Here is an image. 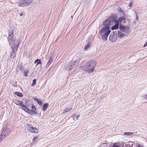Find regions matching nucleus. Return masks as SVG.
I'll return each mask as SVG.
<instances>
[{
  "label": "nucleus",
  "mask_w": 147,
  "mask_h": 147,
  "mask_svg": "<svg viewBox=\"0 0 147 147\" xmlns=\"http://www.w3.org/2000/svg\"><path fill=\"white\" fill-rule=\"evenodd\" d=\"M96 62L93 61H84L81 64V68L87 71L89 73H92L94 71Z\"/></svg>",
  "instance_id": "1"
},
{
  "label": "nucleus",
  "mask_w": 147,
  "mask_h": 147,
  "mask_svg": "<svg viewBox=\"0 0 147 147\" xmlns=\"http://www.w3.org/2000/svg\"><path fill=\"white\" fill-rule=\"evenodd\" d=\"M8 40L10 45L12 49V51L10 53V57L13 58L16 56L15 51L14 50L16 49L17 50L19 44L20 40L19 39L15 40L14 37H8Z\"/></svg>",
  "instance_id": "2"
},
{
  "label": "nucleus",
  "mask_w": 147,
  "mask_h": 147,
  "mask_svg": "<svg viewBox=\"0 0 147 147\" xmlns=\"http://www.w3.org/2000/svg\"><path fill=\"white\" fill-rule=\"evenodd\" d=\"M81 59V57L80 56L79 54H76L73 58V62L70 64L68 66L67 69L70 70L72 69L74 66H77L79 64Z\"/></svg>",
  "instance_id": "3"
},
{
  "label": "nucleus",
  "mask_w": 147,
  "mask_h": 147,
  "mask_svg": "<svg viewBox=\"0 0 147 147\" xmlns=\"http://www.w3.org/2000/svg\"><path fill=\"white\" fill-rule=\"evenodd\" d=\"M110 31L109 26H107L103 27L102 29L100 30L99 33L102 37H108Z\"/></svg>",
  "instance_id": "4"
},
{
  "label": "nucleus",
  "mask_w": 147,
  "mask_h": 147,
  "mask_svg": "<svg viewBox=\"0 0 147 147\" xmlns=\"http://www.w3.org/2000/svg\"><path fill=\"white\" fill-rule=\"evenodd\" d=\"M11 132L10 129L8 128H4L1 134L0 135V142L2 141L4 138L8 135Z\"/></svg>",
  "instance_id": "5"
},
{
  "label": "nucleus",
  "mask_w": 147,
  "mask_h": 147,
  "mask_svg": "<svg viewBox=\"0 0 147 147\" xmlns=\"http://www.w3.org/2000/svg\"><path fill=\"white\" fill-rule=\"evenodd\" d=\"M114 23V19L112 17H110L104 21L103 22V24L105 26L104 27H105L111 26Z\"/></svg>",
  "instance_id": "6"
},
{
  "label": "nucleus",
  "mask_w": 147,
  "mask_h": 147,
  "mask_svg": "<svg viewBox=\"0 0 147 147\" xmlns=\"http://www.w3.org/2000/svg\"><path fill=\"white\" fill-rule=\"evenodd\" d=\"M26 128L28 131L32 133H38V130L36 128L33 127L29 125H27L26 126Z\"/></svg>",
  "instance_id": "7"
},
{
  "label": "nucleus",
  "mask_w": 147,
  "mask_h": 147,
  "mask_svg": "<svg viewBox=\"0 0 147 147\" xmlns=\"http://www.w3.org/2000/svg\"><path fill=\"white\" fill-rule=\"evenodd\" d=\"M126 18L125 16H123L119 18V20H116L118 22V23L120 24L123 23H125L126 22Z\"/></svg>",
  "instance_id": "8"
},
{
  "label": "nucleus",
  "mask_w": 147,
  "mask_h": 147,
  "mask_svg": "<svg viewBox=\"0 0 147 147\" xmlns=\"http://www.w3.org/2000/svg\"><path fill=\"white\" fill-rule=\"evenodd\" d=\"M114 23H115V25L112 26L111 29L112 30H115L118 29L119 28V24L118 22L116 20H114Z\"/></svg>",
  "instance_id": "9"
},
{
  "label": "nucleus",
  "mask_w": 147,
  "mask_h": 147,
  "mask_svg": "<svg viewBox=\"0 0 147 147\" xmlns=\"http://www.w3.org/2000/svg\"><path fill=\"white\" fill-rule=\"evenodd\" d=\"M20 108L22 109L23 110H24L26 112L29 113H32V111L30 109H28L26 105L24 106L23 107H21Z\"/></svg>",
  "instance_id": "10"
},
{
  "label": "nucleus",
  "mask_w": 147,
  "mask_h": 147,
  "mask_svg": "<svg viewBox=\"0 0 147 147\" xmlns=\"http://www.w3.org/2000/svg\"><path fill=\"white\" fill-rule=\"evenodd\" d=\"M24 1L25 6L29 5L32 2V0H24Z\"/></svg>",
  "instance_id": "11"
},
{
  "label": "nucleus",
  "mask_w": 147,
  "mask_h": 147,
  "mask_svg": "<svg viewBox=\"0 0 147 147\" xmlns=\"http://www.w3.org/2000/svg\"><path fill=\"white\" fill-rule=\"evenodd\" d=\"M119 28L121 31L122 32H125L127 31V28L125 26L121 25V24H120Z\"/></svg>",
  "instance_id": "12"
},
{
  "label": "nucleus",
  "mask_w": 147,
  "mask_h": 147,
  "mask_svg": "<svg viewBox=\"0 0 147 147\" xmlns=\"http://www.w3.org/2000/svg\"><path fill=\"white\" fill-rule=\"evenodd\" d=\"M53 57L52 56L50 57L49 61L46 65V67H49V65H50V64H51L52 62H53Z\"/></svg>",
  "instance_id": "13"
},
{
  "label": "nucleus",
  "mask_w": 147,
  "mask_h": 147,
  "mask_svg": "<svg viewBox=\"0 0 147 147\" xmlns=\"http://www.w3.org/2000/svg\"><path fill=\"white\" fill-rule=\"evenodd\" d=\"M90 42H87V44L86 45L84 49L86 51H87L90 47Z\"/></svg>",
  "instance_id": "14"
},
{
  "label": "nucleus",
  "mask_w": 147,
  "mask_h": 147,
  "mask_svg": "<svg viewBox=\"0 0 147 147\" xmlns=\"http://www.w3.org/2000/svg\"><path fill=\"white\" fill-rule=\"evenodd\" d=\"M18 4L19 6L22 7L25 6V4H24V0H22V1L19 2Z\"/></svg>",
  "instance_id": "15"
},
{
  "label": "nucleus",
  "mask_w": 147,
  "mask_h": 147,
  "mask_svg": "<svg viewBox=\"0 0 147 147\" xmlns=\"http://www.w3.org/2000/svg\"><path fill=\"white\" fill-rule=\"evenodd\" d=\"M80 117V115L78 114H74L73 115V119L74 121L77 120Z\"/></svg>",
  "instance_id": "16"
},
{
  "label": "nucleus",
  "mask_w": 147,
  "mask_h": 147,
  "mask_svg": "<svg viewBox=\"0 0 147 147\" xmlns=\"http://www.w3.org/2000/svg\"><path fill=\"white\" fill-rule=\"evenodd\" d=\"M49 106V105L47 103L44 104L43 105L42 108V110H43V111H46L47 110V108H48Z\"/></svg>",
  "instance_id": "17"
},
{
  "label": "nucleus",
  "mask_w": 147,
  "mask_h": 147,
  "mask_svg": "<svg viewBox=\"0 0 147 147\" xmlns=\"http://www.w3.org/2000/svg\"><path fill=\"white\" fill-rule=\"evenodd\" d=\"M109 40L111 42H114L116 41L117 38L116 37H109Z\"/></svg>",
  "instance_id": "18"
},
{
  "label": "nucleus",
  "mask_w": 147,
  "mask_h": 147,
  "mask_svg": "<svg viewBox=\"0 0 147 147\" xmlns=\"http://www.w3.org/2000/svg\"><path fill=\"white\" fill-rule=\"evenodd\" d=\"M35 101H36L37 103L39 105H40L41 104L42 102L41 101L40 99L35 98L34 99Z\"/></svg>",
  "instance_id": "19"
},
{
  "label": "nucleus",
  "mask_w": 147,
  "mask_h": 147,
  "mask_svg": "<svg viewBox=\"0 0 147 147\" xmlns=\"http://www.w3.org/2000/svg\"><path fill=\"white\" fill-rule=\"evenodd\" d=\"M34 63H36V65L41 63V61L40 59H37L34 62Z\"/></svg>",
  "instance_id": "20"
},
{
  "label": "nucleus",
  "mask_w": 147,
  "mask_h": 147,
  "mask_svg": "<svg viewBox=\"0 0 147 147\" xmlns=\"http://www.w3.org/2000/svg\"><path fill=\"white\" fill-rule=\"evenodd\" d=\"M15 94L18 96L22 97L23 96V94L22 93L19 92H15Z\"/></svg>",
  "instance_id": "21"
},
{
  "label": "nucleus",
  "mask_w": 147,
  "mask_h": 147,
  "mask_svg": "<svg viewBox=\"0 0 147 147\" xmlns=\"http://www.w3.org/2000/svg\"><path fill=\"white\" fill-rule=\"evenodd\" d=\"M29 73V71L28 69H25L24 71V75L25 76H27L28 74Z\"/></svg>",
  "instance_id": "22"
},
{
  "label": "nucleus",
  "mask_w": 147,
  "mask_h": 147,
  "mask_svg": "<svg viewBox=\"0 0 147 147\" xmlns=\"http://www.w3.org/2000/svg\"><path fill=\"white\" fill-rule=\"evenodd\" d=\"M125 135L127 136H132L134 134L132 132H125L124 134Z\"/></svg>",
  "instance_id": "23"
},
{
  "label": "nucleus",
  "mask_w": 147,
  "mask_h": 147,
  "mask_svg": "<svg viewBox=\"0 0 147 147\" xmlns=\"http://www.w3.org/2000/svg\"><path fill=\"white\" fill-rule=\"evenodd\" d=\"M36 79H34L32 81V84L31 85V86H34L36 84Z\"/></svg>",
  "instance_id": "24"
},
{
  "label": "nucleus",
  "mask_w": 147,
  "mask_h": 147,
  "mask_svg": "<svg viewBox=\"0 0 147 147\" xmlns=\"http://www.w3.org/2000/svg\"><path fill=\"white\" fill-rule=\"evenodd\" d=\"M32 110H31L32 111H34L36 110L35 107L34 105H32Z\"/></svg>",
  "instance_id": "25"
},
{
  "label": "nucleus",
  "mask_w": 147,
  "mask_h": 147,
  "mask_svg": "<svg viewBox=\"0 0 147 147\" xmlns=\"http://www.w3.org/2000/svg\"><path fill=\"white\" fill-rule=\"evenodd\" d=\"M38 138L37 137H35L33 138L32 140L33 142H34L35 140H36L38 139Z\"/></svg>",
  "instance_id": "26"
},
{
  "label": "nucleus",
  "mask_w": 147,
  "mask_h": 147,
  "mask_svg": "<svg viewBox=\"0 0 147 147\" xmlns=\"http://www.w3.org/2000/svg\"><path fill=\"white\" fill-rule=\"evenodd\" d=\"M13 32L12 31H9V36H13Z\"/></svg>",
  "instance_id": "27"
},
{
  "label": "nucleus",
  "mask_w": 147,
  "mask_h": 147,
  "mask_svg": "<svg viewBox=\"0 0 147 147\" xmlns=\"http://www.w3.org/2000/svg\"><path fill=\"white\" fill-rule=\"evenodd\" d=\"M142 97L143 99L147 100V94L143 95Z\"/></svg>",
  "instance_id": "28"
},
{
  "label": "nucleus",
  "mask_w": 147,
  "mask_h": 147,
  "mask_svg": "<svg viewBox=\"0 0 147 147\" xmlns=\"http://www.w3.org/2000/svg\"><path fill=\"white\" fill-rule=\"evenodd\" d=\"M20 102L21 101H19L17 100V101H16L15 103L17 105H19V104L20 103Z\"/></svg>",
  "instance_id": "29"
},
{
  "label": "nucleus",
  "mask_w": 147,
  "mask_h": 147,
  "mask_svg": "<svg viewBox=\"0 0 147 147\" xmlns=\"http://www.w3.org/2000/svg\"><path fill=\"white\" fill-rule=\"evenodd\" d=\"M71 110H72V108H70L69 109V110H68V111H67V109H65L64 111V112H67L68 111H71Z\"/></svg>",
  "instance_id": "30"
},
{
  "label": "nucleus",
  "mask_w": 147,
  "mask_h": 147,
  "mask_svg": "<svg viewBox=\"0 0 147 147\" xmlns=\"http://www.w3.org/2000/svg\"><path fill=\"white\" fill-rule=\"evenodd\" d=\"M132 3L131 2H130L129 3V6L130 8L132 6Z\"/></svg>",
  "instance_id": "31"
},
{
  "label": "nucleus",
  "mask_w": 147,
  "mask_h": 147,
  "mask_svg": "<svg viewBox=\"0 0 147 147\" xmlns=\"http://www.w3.org/2000/svg\"><path fill=\"white\" fill-rule=\"evenodd\" d=\"M102 39L105 41H106L107 40V37H102Z\"/></svg>",
  "instance_id": "32"
},
{
  "label": "nucleus",
  "mask_w": 147,
  "mask_h": 147,
  "mask_svg": "<svg viewBox=\"0 0 147 147\" xmlns=\"http://www.w3.org/2000/svg\"><path fill=\"white\" fill-rule=\"evenodd\" d=\"M113 147H120L116 144H114Z\"/></svg>",
  "instance_id": "33"
},
{
  "label": "nucleus",
  "mask_w": 147,
  "mask_h": 147,
  "mask_svg": "<svg viewBox=\"0 0 147 147\" xmlns=\"http://www.w3.org/2000/svg\"><path fill=\"white\" fill-rule=\"evenodd\" d=\"M19 104V105H20V106H22V105H23L24 104V103H23V102L21 101L20 102V103Z\"/></svg>",
  "instance_id": "34"
},
{
  "label": "nucleus",
  "mask_w": 147,
  "mask_h": 147,
  "mask_svg": "<svg viewBox=\"0 0 147 147\" xmlns=\"http://www.w3.org/2000/svg\"><path fill=\"white\" fill-rule=\"evenodd\" d=\"M138 147H143V146L140 144H138Z\"/></svg>",
  "instance_id": "35"
},
{
  "label": "nucleus",
  "mask_w": 147,
  "mask_h": 147,
  "mask_svg": "<svg viewBox=\"0 0 147 147\" xmlns=\"http://www.w3.org/2000/svg\"><path fill=\"white\" fill-rule=\"evenodd\" d=\"M147 46V42H146L145 44L144 45V47H145L146 46Z\"/></svg>",
  "instance_id": "36"
},
{
  "label": "nucleus",
  "mask_w": 147,
  "mask_h": 147,
  "mask_svg": "<svg viewBox=\"0 0 147 147\" xmlns=\"http://www.w3.org/2000/svg\"><path fill=\"white\" fill-rule=\"evenodd\" d=\"M25 105L24 104L22 105V106H21V107H24V106H25Z\"/></svg>",
  "instance_id": "37"
},
{
  "label": "nucleus",
  "mask_w": 147,
  "mask_h": 147,
  "mask_svg": "<svg viewBox=\"0 0 147 147\" xmlns=\"http://www.w3.org/2000/svg\"><path fill=\"white\" fill-rule=\"evenodd\" d=\"M23 13H21L20 15V16H22L23 15Z\"/></svg>",
  "instance_id": "38"
},
{
  "label": "nucleus",
  "mask_w": 147,
  "mask_h": 147,
  "mask_svg": "<svg viewBox=\"0 0 147 147\" xmlns=\"http://www.w3.org/2000/svg\"><path fill=\"white\" fill-rule=\"evenodd\" d=\"M67 109V111L69 110V109Z\"/></svg>",
  "instance_id": "39"
}]
</instances>
